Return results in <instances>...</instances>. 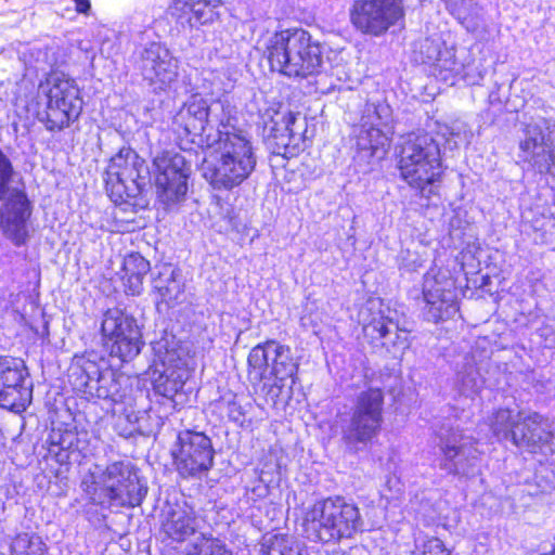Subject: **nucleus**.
<instances>
[{"label":"nucleus","mask_w":555,"mask_h":555,"mask_svg":"<svg viewBox=\"0 0 555 555\" xmlns=\"http://www.w3.org/2000/svg\"><path fill=\"white\" fill-rule=\"evenodd\" d=\"M285 542H287V535L275 534L270 539L266 540L262 552L263 555H285L283 554V547L285 548Z\"/></svg>","instance_id":"39"},{"label":"nucleus","mask_w":555,"mask_h":555,"mask_svg":"<svg viewBox=\"0 0 555 555\" xmlns=\"http://www.w3.org/2000/svg\"><path fill=\"white\" fill-rule=\"evenodd\" d=\"M420 555H451L438 538L426 539L421 548Z\"/></svg>","instance_id":"40"},{"label":"nucleus","mask_w":555,"mask_h":555,"mask_svg":"<svg viewBox=\"0 0 555 555\" xmlns=\"http://www.w3.org/2000/svg\"><path fill=\"white\" fill-rule=\"evenodd\" d=\"M191 166L180 153L162 151L153 158L156 194L166 205L182 201L188 192Z\"/></svg>","instance_id":"15"},{"label":"nucleus","mask_w":555,"mask_h":555,"mask_svg":"<svg viewBox=\"0 0 555 555\" xmlns=\"http://www.w3.org/2000/svg\"><path fill=\"white\" fill-rule=\"evenodd\" d=\"M304 530L312 541L336 543L362 531L363 519L357 505L340 496L327 498L306 512Z\"/></svg>","instance_id":"5"},{"label":"nucleus","mask_w":555,"mask_h":555,"mask_svg":"<svg viewBox=\"0 0 555 555\" xmlns=\"http://www.w3.org/2000/svg\"><path fill=\"white\" fill-rule=\"evenodd\" d=\"M10 555H43L46 544L39 535L18 533L11 543Z\"/></svg>","instance_id":"33"},{"label":"nucleus","mask_w":555,"mask_h":555,"mask_svg":"<svg viewBox=\"0 0 555 555\" xmlns=\"http://www.w3.org/2000/svg\"><path fill=\"white\" fill-rule=\"evenodd\" d=\"M145 162L133 150L121 149L108 163L106 191L114 202L137 197L146 185Z\"/></svg>","instance_id":"10"},{"label":"nucleus","mask_w":555,"mask_h":555,"mask_svg":"<svg viewBox=\"0 0 555 555\" xmlns=\"http://www.w3.org/2000/svg\"><path fill=\"white\" fill-rule=\"evenodd\" d=\"M220 404L225 409L227 415L230 421L243 425L246 417V406L242 404L241 400L235 395L223 396Z\"/></svg>","instance_id":"36"},{"label":"nucleus","mask_w":555,"mask_h":555,"mask_svg":"<svg viewBox=\"0 0 555 555\" xmlns=\"http://www.w3.org/2000/svg\"><path fill=\"white\" fill-rule=\"evenodd\" d=\"M459 382L461 384V391L465 396L476 393L482 384L478 372L473 366H470L465 373L459 374Z\"/></svg>","instance_id":"37"},{"label":"nucleus","mask_w":555,"mask_h":555,"mask_svg":"<svg viewBox=\"0 0 555 555\" xmlns=\"http://www.w3.org/2000/svg\"><path fill=\"white\" fill-rule=\"evenodd\" d=\"M423 297L426 318L438 323L452 318L457 311L455 279L448 268L431 267L424 275Z\"/></svg>","instance_id":"16"},{"label":"nucleus","mask_w":555,"mask_h":555,"mask_svg":"<svg viewBox=\"0 0 555 555\" xmlns=\"http://www.w3.org/2000/svg\"><path fill=\"white\" fill-rule=\"evenodd\" d=\"M81 486L92 502L105 506L134 507L146 495L138 469L129 461H115L105 467L96 465Z\"/></svg>","instance_id":"3"},{"label":"nucleus","mask_w":555,"mask_h":555,"mask_svg":"<svg viewBox=\"0 0 555 555\" xmlns=\"http://www.w3.org/2000/svg\"><path fill=\"white\" fill-rule=\"evenodd\" d=\"M391 310L379 298L370 299L360 313L365 337L372 343L398 349L408 347L406 335L398 332V326L390 315Z\"/></svg>","instance_id":"20"},{"label":"nucleus","mask_w":555,"mask_h":555,"mask_svg":"<svg viewBox=\"0 0 555 555\" xmlns=\"http://www.w3.org/2000/svg\"><path fill=\"white\" fill-rule=\"evenodd\" d=\"M76 388L88 398L121 402L128 393L129 378L106 367L101 370L95 362L86 361L75 373Z\"/></svg>","instance_id":"18"},{"label":"nucleus","mask_w":555,"mask_h":555,"mask_svg":"<svg viewBox=\"0 0 555 555\" xmlns=\"http://www.w3.org/2000/svg\"><path fill=\"white\" fill-rule=\"evenodd\" d=\"M154 288L167 305H176L184 299V283L180 272L169 264H164L154 279Z\"/></svg>","instance_id":"29"},{"label":"nucleus","mask_w":555,"mask_h":555,"mask_svg":"<svg viewBox=\"0 0 555 555\" xmlns=\"http://www.w3.org/2000/svg\"><path fill=\"white\" fill-rule=\"evenodd\" d=\"M494 436L514 446L535 453L551 440L547 421L535 412H517L500 409L489 420Z\"/></svg>","instance_id":"7"},{"label":"nucleus","mask_w":555,"mask_h":555,"mask_svg":"<svg viewBox=\"0 0 555 555\" xmlns=\"http://www.w3.org/2000/svg\"><path fill=\"white\" fill-rule=\"evenodd\" d=\"M150 269V262L140 254L132 253L127 255L124 258L120 275L125 292L132 296L141 294L144 276Z\"/></svg>","instance_id":"30"},{"label":"nucleus","mask_w":555,"mask_h":555,"mask_svg":"<svg viewBox=\"0 0 555 555\" xmlns=\"http://www.w3.org/2000/svg\"><path fill=\"white\" fill-rule=\"evenodd\" d=\"M173 466L182 478L201 479L214 466L211 439L202 431H180L171 450Z\"/></svg>","instance_id":"11"},{"label":"nucleus","mask_w":555,"mask_h":555,"mask_svg":"<svg viewBox=\"0 0 555 555\" xmlns=\"http://www.w3.org/2000/svg\"><path fill=\"white\" fill-rule=\"evenodd\" d=\"M384 396L379 389L361 392L357 399L349 424L343 430L348 444L366 443L375 437L383 423Z\"/></svg>","instance_id":"17"},{"label":"nucleus","mask_w":555,"mask_h":555,"mask_svg":"<svg viewBox=\"0 0 555 555\" xmlns=\"http://www.w3.org/2000/svg\"><path fill=\"white\" fill-rule=\"evenodd\" d=\"M38 98L44 102L50 130L63 129L78 118L82 109L80 91L74 79L62 73L50 74L38 87Z\"/></svg>","instance_id":"8"},{"label":"nucleus","mask_w":555,"mask_h":555,"mask_svg":"<svg viewBox=\"0 0 555 555\" xmlns=\"http://www.w3.org/2000/svg\"><path fill=\"white\" fill-rule=\"evenodd\" d=\"M13 176V166L7 155L0 150V199L10 193L9 183Z\"/></svg>","instance_id":"38"},{"label":"nucleus","mask_w":555,"mask_h":555,"mask_svg":"<svg viewBox=\"0 0 555 555\" xmlns=\"http://www.w3.org/2000/svg\"><path fill=\"white\" fill-rule=\"evenodd\" d=\"M267 53L272 69L287 77L308 78L322 73V48L304 29L275 33L268 40Z\"/></svg>","instance_id":"4"},{"label":"nucleus","mask_w":555,"mask_h":555,"mask_svg":"<svg viewBox=\"0 0 555 555\" xmlns=\"http://www.w3.org/2000/svg\"><path fill=\"white\" fill-rule=\"evenodd\" d=\"M101 332L105 348L112 357L121 361L135 358L143 345L137 320L119 308L107 309L103 315Z\"/></svg>","instance_id":"13"},{"label":"nucleus","mask_w":555,"mask_h":555,"mask_svg":"<svg viewBox=\"0 0 555 555\" xmlns=\"http://www.w3.org/2000/svg\"><path fill=\"white\" fill-rule=\"evenodd\" d=\"M217 104L229 105L222 101L208 105L206 100L198 95L191 96L188 102L173 116V130L179 134L190 137L192 142L198 138L202 144L208 135L207 127L217 129V121L214 119V108ZM209 134H211L209 132Z\"/></svg>","instance_id":"22"},{"label":"nucleus","mask_w":555,"mask_h":555,"mask_svg":"<svg viewBox=\"0 0 555 555\" xmlns=\"http://www.w3.org/2000/svg\"><path fill=\"white\" fill-rule=\"evenodd\" d=\"M518 157L540 175L555 176V121L541 115L522 122Z\"/></svg>","instance_id":"9"},{"label":"nucleus","mask_w":555,"mask_h":555,"mask_svg":"<svg viewBox=\"0 0 555 555\" xmlns=\"http://www.w3.org/2000/svg\"><path fill=\"white\" fill-rule=\"evenodd\" d=\"M75 3H76V10L79 12V13H88V11L90 10V1L89 0H73Z\"/></svg>","instance_id":"43"},{"label":"nucleus","mask_w":555,"mask_h":555,"mask_svg":"<svg viewBox=\"0 0 555 555\" xmlns=\"http://www.w3.org/2000/svg\"><path fill=\"white\" fill-rule=\"evenodd\" d=\"M139 68L155 89H165L177 79L178 60L159 42H152L141 53Z\"/></svg>","instance_id":"23"},{"label":"nucleus","mask_w":555,"mask_h":555,"mask_svg":"<svg viewBox=\"0 0 555 555\" xmlns=\"http://www.w3.org/2000/svg\"><path fill=\"white\" fill-rule=\"evenodd\" d=\"M248 376L253 382H262L273 377V383L263 384L267 399L276 402L287 379L291 388L296 383L298 364L294 361L289 347L274 340L254 347L248 354Z\"/></svg>","instance_id":"6"},{"label":"nucleus","mask_w":555,"mask_h":555,"mask_svg":"<svg viewBox=\"0 0 555 555\" xmlns=\"http://www.w3.org/2000/svg\"><path fill=\"white\" fill-rule=\"evenodd\" d=\"M348 15L358 33L380 37L403 18V0H353Z\"/></svg>","instance_id":"14"},{"label":"nucleus","mask_w":555,"mask_h":555,"mask_svg":"<svg viewBox=\"0 0 555 555\" xmlns=\"http://www.w3.org/2000/svg\"><path fill=\"white\" fill-rule=\"evenodd\" d=\"M389 145V138L377 126L361 125L357 134V146L360 151L369 152V156H378L385 154Z\"/></svg>","instance_id":"31"},{"label":"nucleus","mask_w":555,"mask_h":555,"mask_svg":"<svg viewBox=\"0 0 555 555\" xmlns=\"http://www.w3.org/2000/svg\"><path fill=\"white\" fill-rule=\"evenodd\" d=\"M156 369L153 376L155 391L166 398L173 399L182 390L189 372L182 359V350L178 347L175 336H164L153 343Z\"/></svg>","instance_id":"12"},{"label":"nucleus","mask_w":555,"mask_h":555,"mask_svg":"<svg viewBox=\"0 0 555 555\" xmlns=\"http://www.w3.org/2000/svg\"><path fill=\"white\" fill-rule=\"evenodd\" d=\"M208 79L217 93L229 92L233 88L235 81L234 73L229 66L209 72Z\"/></svg>","instance_id":"35"},{"label":"nucleus","mask_w":555,"mask_h":555,"mask_svg":"<svg viewBox=\"0 0 555 555\" xmlns=\"http://www.w3.org/2000/svg\"><path fill=\"white\" fill-rule=\"evenodd\" d=\"M220 0H172L169 13L182 28H198L219 18Z\"/></svg>","instance_id":"25"},{"label":"nucleus","mask_w":555,"mask_h":555,"mask_svg":"<svg viewBox=\"0 0 555 555\" xmlns=\"http://www.w3.org/2000/svg\"><path fill=\"white\" fill-rule=\"evenodd\" d=\"M24 361L9 356L0 357V406L14 412L26 410L31 402V385Z\"/></svg>","instance_id":"19"},{"label":"nucleus","mask_w":555,"mask_h":555,"mask_svg":"<svg viewBox=\"0 0 555 555\" xmlns=\"http://www.w3.org/2000/svg\"><path fill=\"white\" fill-rule=\"evenodd\" d=\"M186 555H232L218 539L201 534L189 546Z\"/></svg>","instance_id":"34"},{"label":"nucleus","mask_w":555,"mask_h":555,"mask_svg":"<svg viewBox=\"0 0 555 555\" xmlns=\"http://www.w3.org/2000/svg\"><path fill=\"white\" fill-rule=\"evenodd\" d=\"M439 448L442 453L441 467L450 474H467L479 454L475 439L460 430H453L442 438Z\"/></svg>","instance_id":"24"},{"label":"nucleus","mask_w":555,"mask_h":555,"mask_svg":"<svg viewBox=\"0 0 555 555\" xmlns=\"http://www.w3.org/2000/svg\"><path fill=\"white\" fill-rule=\"evenodd\" d=\"M415 52L422 63L434 67L435 73L438 72L444 80L449 78V75L460 74L454 47H447L439 36L421 40Z\"/></svg>","instance_id":"26"},{"label":"nucleus","mask_w":555,"mask_h":555,"mask_svg":"<svg viewBox=\"0 0 555 555\" xmlns=\"http://www.w3.org/2000/svg\"><path fill=\"white\" fill-rule=\"evenodd\" d=\"M472 132L464 122L439 127L436 138L429 134L409 135L401 145L398 168L401 178L424 196L433 193L443 175L440 144L455 150L469 143Z\"/></svg>","instance_id":"2"},{"label":"nucleus","mask_w":555,"mask_h":555,"mask_svg":"<svg viewBox=\"0 0 555 555\" xmlns=\"http://www.w3.org/2000/svg\"><path fill=\"white\" fill-rule=\"evenodd\" d=\"M196 530V518L188 506H170L162 521L163 534L175 542H182Z\"/></svg>","instance_id":"28"},{"label":"nucleus","mask_w":555,"mask_h":555,"mask_svg":"<svg viewBox=\"0 0 555 555\" xmlns=\"http://www.w3.org/2000/svg\"><path fill=\"white\" fill-rule=\"evenodd\" d=\"M295 540L292 537L287 535V542H285V548L283 547V554L285 555H299V553L295 550Z\"/></svg>","instance_id":"42"},{"label":"nucleus","mask_w":555,"mask_h":555,"mask_svg":"<svg viewBox=\"0 0 555 555\" xmlns=\"http://www.w3.org/2000/svg\"><path fill=\"white\" fill-rule=\"evenodd\" d=\"M212 120L217 132L205 139L207 147H215V163L204 167V177L215 189L231 190L241 185L254 172L257 165L256 149L251 135L236 127L234 107L217 104Z\"/></svg>","instance_id":"1"},{"label":"nucleus","mask_w":555,"mask_h":555,"mask_svg":"<svg viewBox=\"0 0 555 555\" xmlns=\"http://www.w3.org/2000/svg\"><path fill=\"white\" fill-rule=\"evenodd\" d=\"M450 13L468 30L476 31L480 25V7L477 0H446Z\"/></svg>","instance_id":"32"},{"label":"nucleus","mask_w":555,"mask_h":555,"mask_svg":"<svg viewBox=\"0 0 555 555\" xmlns=\"http://www.w3.org/2000/svg\"><path fill=\"white\" fill-rule=\"evenodd\" d=\"M56 64V56L52 49H39L35 59L37 69L44 70L47 67H53Z\"/></svg>","instance_id":"41"},{"label":"nucleus","mask_w":555,"mask_h":555,"mask_svg":"<svg viewBox=\"0 0 555 555\" xmlns=\"http://www.w3.org/2000/svg\"><path fill=\"white\" fill-rule=\"evenodd\" d=\"M299 114L291 111H275L264 119V131L272 138L278 147H296L302 141V133L306 129L305 121L299 122Z\"/></svg>","instance_id":"27"},{"label":"nucleus","mask_w":555,"mask_h":555,"mask_svg":"<svg viewBox=\"0 0 555 555\" xmlns=\"http://www.w3.org/2000/svg\"><path fill=\"white\" fill-rule=\"evenodd\" d=\"M33 207L24 191L14 189L0 208V230L14 246L21 247L30 237L29 219Z\"/></svg>","instance_id":"21"}]
</instances>
